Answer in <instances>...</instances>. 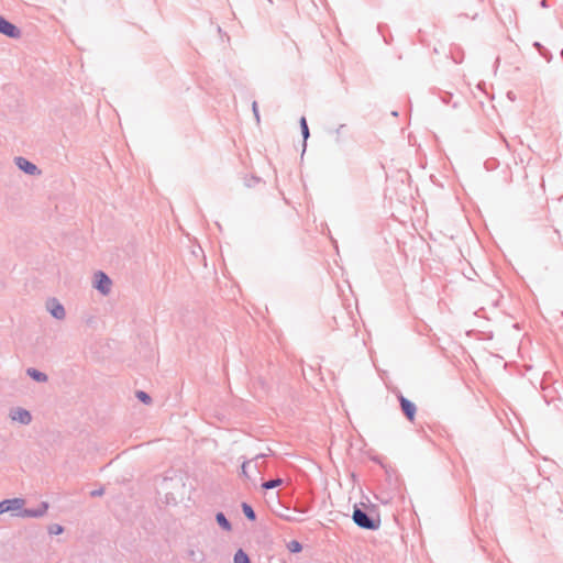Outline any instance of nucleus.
Returning a JSON list of instances; mask_svg holds the SVG:
<instances>
[{"label":"nucleus","mask_w":563,"mask_h":563,"mask_svg":"<svg viewBox=\"0 0 563 563\" xmlns=\"http://www.w3.org/2000/svg\"><path fill=\"white\" fill-rule=\"evenodd\" d=\"M400 405H401V409L405 412L406 417L410 421H413L415 416H416V406H415V404H412L411 401H409L405 397H400Z\"/></svg>","instance_id":"nucleus-5"},{"label":"nucleus","mask_w":563,"mask_h":563,"mask_svg":"<svg viewBox=\"0 0 563 563\" xmlns=\"http://www.w3.org/2000/svg\"><path fill=\"white\" fill-rule=\"evenodd\" d=\"M27 374L33 377L34 379L38 380V382H44L46 380V375L41 373V372H37L36 369H32L30 368L27 371Z\"/></svg>","instance_id":"nucleus-10"},{"label":"nucleus","mask_w":563,"mask_h":563,"mask_svg":"<svg viewBox=\"0 0 563 563\" xmlns=\"http://www.w3.org/2000/svg\"><path fill=\"white\" fill-rule=\"evenodd\" d=\"M243 512H244V515H245L249 519H251V520H254V519H255V514H254V511H253L252 507H251V506H249L247 504H243Z\"/></svg>","instance_id":"nucleus-13"},{"label":"nucleus","mask_w":563,"mask_h":563,"mask_svg":"<svg viewBox=\"0 0 563 563\" xmlns=\"http://www.w3.org/2000/svg\"><path fill=\"white\" fill-rule=\"evenodd\" d=\"M24 516H34V514H33V512H31V511H27V510H26V511L24 512Z\"/></svg>","instance_id":"nucleus-19"},{"label":"nucleus","mask_w":563,"mask_h":563,"mask_svg":"<svg viewBox=\"0 0 563 563\" xmlns=\"http://www.w3.org/2000/svg\"><path fill=\"white\" fill-rule=\"evenodd\" d=\"M0 32L9 37L16 38L20 36V31L15 25L0 16Z\"/></svg>","instance_id":"nucleus-3"},{"label":"nucleus","mask_w":563,"mask_h":563,"mask_svg":"<svg viewBox=\"0 0 563 563\" xmlns=\"http://www.w3.org/2000/svg\"><path fill=\"white\" fill-rule=\"evenodd\" d=\"M280 484H282V479L277 478V479L265 482L263 484V488L271 489V488H275V487L279 486Z\"/></svg>","instance_id":"nucleus-12"},{"label":"nucleus","mask_w":563,"mask_h":563,"mask_svg":"<svg viewBox=\"0 0 563 563\" xmlns=\"http://www.w3.org/2000/svg\"><path fill=\"white\" fill-rule=\"evenodd\" d=\"M217 521L222 528H224L225 530H230L231 526L223 514L219 512L217 515Z\"/></svg>","instance_id":"nucleus-11"},{"label":"nucleus","mask_w":563,"mask_h":563,"mask_svg":"<svg viewBox=\"0 0 563 563\" xmlns=\"http://www.w3.org/2000/svg\"><path fill=\"white\" fill-rule=\"evenodd\" d=\"M246 466H247V464H246V463H244V464L242 465V472H243V474H246V472H247Z\"/></svg>","instance_id":"nucleus-17"},{"label":"nucleus","mask_w":563,"mask_h":563,"mask_svg":"<svg viewBox=\"0 0 563 563\" xmlns=\"http://www.w3.org/2000/svg\"><path fill=\"white\" fill-rule=\"evenodd\" d=\"M353 520L358 527L364 529L374 530L377 528V525L358 508H355L353 511Z\"/></svg>","instance_id":"nucleus-2"},{"label":"nucleus","mask_w":563,"mask_h":563,"mask_svg":"<svg viewBox=\"0 0 563 563\" xmlns=\"http://www.w3.org/2000/svg\"><path fill=\"white\" fill-rule=\"evenodd\" d=\"M288 549H289L291 552H300V551H301V544H300L298 541H291V542L288 544Z\"/></svg>","instance_id":"nucleus-15"},{"label":"nucleus","mask_w":563,"mask_h":563,"mask_svg":"<svg viewBox=\"0 0 563 563\" xmlns=\"http://www.w3.org/2000/svg\"><path fill=\"white\" fill-rule=\"evenodd\" d=\"M10 417L13 421H18V422L24 423V424H26L31 421L30 412L24 409H21V408L13 410L11 412Z\"/></svg>","instance_id":"nucleus-6"},{"label":"nucleus","mask_w":563,"mask_h":563,"mask_svg":"<svg viewBox=\"0 0 563 563\" xmlns=\"http://www.w3.org/2000/svg\"><path fill=\"white\" fill-rule=\"evenodd\" d=\"M234 563H250V560L244 551L239 550L234 555Z\"/></svg>","instance_id":"nucleus-9"},{"label":"nucleus","mask_w":563,"mask_h":563,"mask_svg":"<svg viewBox=\"0 0 563 563\" xmlns=\"http://www.w3.org/2000/svg\"><path fill=\"white\" fill-rule=\"evenodd\" d=\"M48 308L51 310V313L57 318V319H62L64 318L65 316V310L63 308L62 305H59L57 301L55 300H52L49 303H48Z\"/></svg>","instance_id":"nucleus-7"},{"label":"nucleus","mask_w":563,"mask_h":563,"mask_svg":"<svg viewBox=\"0 0 563 563\" xmlns=\"http://www.w3.org/2000/svg\"><path fill=\"white\" fill-rule=\"evenodd\" d=\"M111 280L109 277L103 273H98L96 275V287L99 289L102 294H108L110 290Z\"/></svg>","instance_id":"nucleus-4"},{"label":"nucleus","mask_w":563,"mask_h":563,"mask_svg":"<svg viewBox=\"0 0 563 563\" xmlns=\"http://www.w3.org/2000/svg\"><path fill=\"white\" fill-rule=\"evenodd\" d=\"M16 164H18V166H19L22 170L26 172L27 174H31V175H32V174H35V172H36V166H35V165H33L32 163H30L29 161H26V159H25V158H23V157H19V158L16 159Z\"/></svg>","instance_id":"nucleus-8"},{"label":"nucleus","mask_w":563,"mask_h":563,"mask_svg":"<svg viewBox=\"0 0 563 563\" xmlns=\"http://www.w3.org/2000/svg\"><path fill=\"white\" fill-rule=\"evenodd\" d=\"M24 500L21 498L5 499L0 503V515L5 512L18 514L24 506Z\"/></svg>","instance_id":"nucleus-1"},{"label":"nucleus","mask_w":563,"mask_h":563,"mask_svg":"<svg viewBox=\"0 0 563 563\" xmlns=\"http://www.w3.org/2000/svg\"><path fill=\"white\" fill-rule=\"evenodd\" d=\"M300 125H301L302 135L305 139H307L309 136V129H308L307 121L305 118H301Z\"/></svg>","instance_id":"nucleus-14"},{"label":"nucleus","mask_w":563,"mask_h":563,"mask_svg":"<svg viewBox=\"0 0 563 563\" xmlns=\"http://www.w3.org/2000/svg\"><path fill=\"white\" fill-rule=\"evenodd\" d=\"M55 533H59L62 532V527H56L55 530H54Z\"/></svg>","instance_id":"nucleus-18"},{"label":"nucleus","mask_w":563,"mask_h":563,"mask_svg":"<svg viewBox=\"0 0 563 563\" xmlns=\"http://www.w3.org/2000/svg\"><path fill=\"white\" fill-rule=\"evenodd\" d=\"M136 395L142 401L150 402V397L144 391H139Z\"/></svg>","instance_id":"nucleus-16"}]
</instances>
